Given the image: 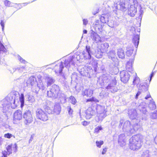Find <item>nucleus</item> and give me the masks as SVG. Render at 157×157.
I'll return each instance as SVG.
<instances>
[{"label":"nucleus","instance_id":"obj_4","mask_svg":"<svg viewBox=\"0 0 157 157\" xmlns=\"http://www.w3.org/2000/svg\"><path fill=\"white\" fill-rule=\"evenodd\" d=\"M36 114L37 118L39 120L43 121H46L48 119L47 114L40 108L37 109Z\"/></svg>","mask_w":157,"mask_h":157},{"label":"nucleus","instance_id":"obj_27","mask_svg":"<svg viewBox=\"0 0 157 157\" xmlns=\"http://www.w3.org/2000/svg\"><path fill=\"white\" fill-rule=\"evenodd\" d=\"M123 138V136L122 135H121L119 136L118 140V142L121 146L122 145L121 143L122 142H123V144L125 143V142Z\"/></svg>","mask_w":157,"mask_h":157},{"label":"nucleus","instance_id":"obj_25","mask_svg":"<svg viewBox=\"0 0 157 157\" xmlns=\"http://www.w3.org/2000/svg\"><path fill=\"white\" fill-rule=\"evenodd\" d=\"M119 5L120 6V10L122 11H125L126 8L125 7V4L124 2H120Z\"/></svg>","mask_w":157,"mask_h":157},{"label":"nucleus","instance_id":"obj_24","mask_svg":"<svg viewBox=\"0 0 157 157\" xmlns=\"http://www.w3.org/2000/svg\"><path fill=\"white\" fill-rule=\"evenodd\" d=\"M20 100L21 102V107L22 108L24 106V97L23 94H21V96L20 97Z\"/></svg>","mask_w":157,"mask_h":157},{"label":"nucleus","instance_id":"obj_18","mask_svg":"<svg viewBox=\"0 0 157 157\" xmlns=\"http://www.w3.org/2000/svg\"><path fill=\"white\" fill-rule=\"evenodd\" d=\"M91 37L93 40L94 41L97 40V39L99 38V36L96 33L93 31L91 33Z\"/></svg>","mask_w":157,"mask_h":157},{"label":"nucleus","instance_id":"obj_13","mask_svg":"<svg viewBox=\"0 0 157 157\" xmlns=\"http://www.w3.org/2000/svg\"><path fill=\"white\" fill-rule=\"evenodd\" d=\"M117 54L119 58L121 59L124 58L125 55L124 50L122 48H120L118 50Z\"/></svg>","mask_w":157,"mask_h":157},{"label":"nucleus","instance_id":"obj_52","mask_svg":"<svg viewBox=\"0 0 157 157\" xmlns=\"http://www.w3.org/2000/svg\"><path fill=\"white\" fill-rule=\"evenodd\" d=\"M86 48H87V46H86ZM86 51H87V52L89 53V51H90V50H89V49H86Z\"/></svg>","mask_w":157,"mask_h":157},{"label":"nucleus","instance_id":"obj_11","mask_svg":"<svg viewBox=\"0 0 157 157\" xmlns=\"http://www.w3.org/2000/svg\"><path fill=\"white\" fill-rule=\"evenodd\" d=\"M109 47V45L108 43H105L102 44L101 45L99 49L101 52L103 53L107 51Z\"/></svg>","mask_w":157,"mask_h":157},{"label":"nucleus","instance_id":"obj_6","mask_svg":"<svg viewBox=\"0 0 157 157\" xmlns=\"http://www.w3.org/2000/svg\"><path fill=\"white\" fill-rule=\"evenodd\" d=\"M130 75L126 70H123L120 73V77L121 81L124 83H127L130 78Z\"/></svg>","mask_w":157,"mask_h":157},{"label":"nucleus","instance_id":"obj_28","mask_svg":"<svg viewBox=\"0 0 157 157\" xmlns=\"http://www.w3.org/2000/svg\"><path fill=\"white\" fill-rule=\"evenodd\" d=\"M72 60H65L64 62V64L65 65V67H67L69 66L70 67V64L71 63H71L72 64L73 63V62H72Z\"/></svg>","mask_w":157,"mask_h":157},{"label":"nucleus","instance_id":"obj_48","mask_svg":"<svg viewBox=\"0 0 157 157\" xmlns=\"http://www.w3.org/2000/svg\"><path fill=\"white\" fill-rule=\"evenodd\" d=\"M1 26L2 27V29H3L4 27V23L3 22H1L0 23Z\"/></svg>","mask_w":157,"mask_h":157},{"label":"nucleus","instance_id":"obj_38","mask_svg":"<svg viewBox=\"0 0 157 157\" xmlns=\"http://www.w3.org/2000/svg\"><path fill=\"white\" fill-rule=\"evenodd\" d=\"M5 48L4 46L2 44H0V52L3 51Z\"/></svg>","mask_w":157,"mask_h":157},{"label":"nucleus","instance_id":"obj_19","mask_svg":"<svg viewBox=\"0 0 157 157\" xmlns=\"http://www.w3.org/2000/svg\"><path fill=\"white\" fill-rule=\"evenodd\" d=\"M29 81L31 86L33 85L37 82L36 78L33 76H31L29 77Z\"/></svg>","mask_w":157,"mask_h":157},{"label":"nucleus","instance_id":"obj_23","mask_svg":"<svg viewBox=\"0 0 157 157\" xmlns=\"http://www.w3.org/2000/svg\"><path fill=\"white\" fill-rule=\"evenodd\" d=\"M47 80V86H50L52 84L54 83V80L52 78L48 77L46 78Z\"/></svg>","mask_w":157,"mask_h":157},{"label":"nucleus","instance_id":"obj_33","mask_svg":"<svg viewBox=\"0 0 157 157\" xmlns=\"http://www.w3.org/2000/svg\"><path fill=\"white\" fill-rule=\"evenodd\" d=\"M68 111L69 114L72 115L73 112V110L72 109L71 106H69L68 107Z\"/></svg>","mask_w":157,"mask_h":157},{"label":"nucleus","instance_id":"obj_8","mask_svg":"<svg viewBox=\"0 0 157 157\" xmlns=\"http://www.w3.org/2000/svg\"><path fill=\"white\" fill-rule=\"evenodd\" d=\"M13 121H15L21 120L23 118L22 111L20 109L15 111L13 113Z\"/></svg>","mask_w":157,"mask_h":157},{"label":"nucleus","instance_id":"obj_49","mask_svg":"<svg viewBox=\"0 0 157 157\" xmlns=\"http://www.w3.org/2000/svg\"><path fill=\"white\" fill-rule=\"evenodd\" d=\"M140 93L139 92H138L136 94V98H137L138 96L140 95Z\"/></svg>","mask_w":157,"mask_h":157},{"label":"nucleus","instance_id":"obj_15","mask_svg":"<svg viewBox=\"0 0 157 157\" xmlns=\"http://www.w3.org/2000/svg\"><path fill=\"white\" fill-rule=\"evenodd\" d=\"M55 72L56 73H61L63 68V64H60L59 67L58 66H56L55 67Z\"/></svg>","mask_w":157,"mask_h":157},{"label":"nucleus","instance_id":"obj_14","mask_svg":"<svg viewBox=\"0 0 157 157\" xmlns=\"http://www.w3.org/2000/svg\"><path fill=\"white\" fill-rule=\"evenodd\" d=\"M139 34L134 36L133 39V42L135 46H137L139 43Z\"/></svg>","mask_w":157,"mask_h":157},{"label":"nucleus","instance_id":"obj_39","mask_svg":"<svg viewBox=\"0 0 157 157\" xmlns=\"http://www.w3.org/2000/svg\"><path fill=\"white\" fill-rule=\"evenodd\" d=\"M90 124V122H87L86 121H84L82 122V124L84 126H86Z\"/></svg>","mask_w":157,"mask_h":157},{"label":"nucleus","instance_id":"obj_41","mask_svg":"<svg viewBox=\"0 0 157 157\" xmlns=\"http://www.w3.org/2000/svg\"><path fill=\"white\" fill-rule=\"evenodd\" d=\"M107 147H105V148H104L103 149L102 151L101 152V154L102 155L105 154L107 151Z\"/></svg>","mask_w":157,"mask_h":157},{"label":"nucleus","instance_id":"obj_17","mask_svg":"<svg viewBox=\"0 0 157 157\" xmlns=\"http://www.w3.org/2000/svg\"><path fill=\"white\" fill-rule=\"evenodd\" d=\"M133 49L132 47H128L127 48L126 52V56L129 57L131 56L133 54Z\"/></svg>","mask_w":157,"mask_h":157},{"label":"nucleus","instance_id":"obj_31","mask_svg":"<svg viewBox=\"0 0 157 157\" xmlns=\"http://www.w3.org/2000/svg\"><path fill=\"white\" fill-rule=\"evenodd\" d=\"M96 143L97 147L99 148H100L101 145L103 144L104 142L102 140H100V141H97L96 142Z\"/></svg>","mask_w":157,"mask_h":157},{"label":"nucleus","instance_id":"obj_30","mask_svg":"<svg viewBox=\"0 0 157 157\" xmlns=\"http://www.w3.org/2000/svg\"><path fill=\"white\" fill-rule=\"evenodd\" d=\"M4 136L5 138L8 139H10L12 137L15 138V136H13L12 134L9 133L5 134L4 135Z\"/></svg>","mask_w":157,"mask_h":157},{"label":"nucleus","instance_id":"obj_40","mask_svg":"<svg viewBox=\"0 0 157 157\" xmlns=\"http://www.w3.org/2000/svg\"><path fill=\"white\" fill-rule=\"evenodd\" d=\"M34 134H33L31 135L30 139L29 140V143H30L33 139Z\"/></svg>","mask_w":157,"mask_h":157},{"label":"nucleus","instance_id":"obj_3","mask_svg":"<svg viewBox=\"0 0 157 157\" xmlns=\"http://www.w3.org/2000/svg\"><path fill=\"white\" fill-rule=\"evenodd\" d=\"M7 151H2V157H7V155L11 154L12 152H16L17 150V146L16 143L14 144H11L8 145L6 148Z\"/></svg>","mask_w":157,"mask_h":157},{"label":"nucleus","instance_id":"obj_32","mask_svg":"<svg viewBox=\"0 0 157 157\" xmlns=\"http://www.w3.org/2000/svg\"><path fill=\"white\" fill-rule=\"evenodd\" d=\"M151 118L153 119L157 118V111H155L154 113H152Z\"/></svg>","mask_w":157,"mask_h":157},{"label":"nucleus","instance_id":"obj_1","mask_svg":"<svg viewBox=\"0 0 157 157\" xmlns=\"http://www.w3.org/2000/svg\"><path fill=\"white\" fill-rule=\"evenodd\" d=\"M142 139L141 135L137 134L132 136L130 140L129 148L133 151L140 149L142 146Z\"/></svg>","mask_w":157,"mask_h":157},{"label":"nucleus","instance_id":"obj_36","mask_svg":"<svg viewBox=\"0 0 157 157\" xmlns=\"http://www.w3.org/2000/svg\"><path fill=\"white\" fill-rule=\"evenodd\" d=\"M10 2L8 1H6L5 2V6L7 7H10Z\"/></svg>","mask_w":157,"mask_h":157},{"label":"nucleus","instance_id":"obj_12","mask_svg":"<svg viewBox=\"0 0 157 157\" xmlns=\"http://www.w3.org/2000/svg\"><path fill=\"white\" fill-rule=\"evenodd\" d=\"M117 83V80L116 78H114L112 80L110 83L105 88L108 90L112 89V88L114 87L116 85Z\"/></svg>","mask_w":157,"mask_h":157},{"label":"nucleus","instance_id":"obj_26","mask_svg":"<svg viewBox=\"0 0 157 157\" xmlns=\"http://www.w3.org/2000/svg\"><path fill=\"white\" fill-rule=\"evenodd\" d=\"M103 129L102 127L101 126H98L95 128L94 130V133H98L99 132V131Z\"/></svg>","mask_w":157,"mask_h":157},{"label":"nucleus","instance_id":"obj_2","mask_svg":"<svg viewBox=\"0 0 157 157\" xmlns=\"http://www.w3.org/2000/svg\"><path fill=\"white\" fill-rule=\"evenodd\" d=\"M60 90L58 86L55 84L52 86L51 88L47 92V95L49 98H56L58 97Z\"/></svg>","mask_w":157,"mask_h":157},{"label":"nucleus","instance_id":"obj_21","mask_svg":"<svg viewBox=\"0 0 157 157\" xmlns=\"http://www.w3.org/2000/svg\"><path fill=\"white\" fill-rule=\"evenodd\" d=\"M126 69L128 72H131L133 71L132 64L130 62H128L126 65Z\"/></svg>","mask_w":157,"mask_h":157},{"label":"nucleus","instance_id":"obj_29","mask_svg":"<svg viewBox=\"0 0 157 157\" xmlns=\"http://www.w3.org/2000/svg\"><path fill=\"white\" fill-rule=\"evenodd\" d=\"M70 100L71 101V103L73 105H75L77 101L75 98L72 96H71L69 98Z\"/></svg>","mask_w":157,"mask_h":157},{"label":"nucleus","instance_id":"obj_34","mask_svg":"<svg viewBox=\"0 0 157 157\" xmlns=\"http://www.w3.org/2000/svg\"><path fill=\"white\" fill-rule=\"evenodd\" d=\"M105 19V17L104 16H101L100 18V20H99V21H101V22L103 23V24H104V23H106Z\"/></svg>","mask_w":157,"mask_h":157},{"label":"nucleus","instance_id":"obj_53","mask_svg":"<svg viewBox=\"0 0 157 157\" xmlns=\"http://www.w3.org/2000/svg\"><path fill=\"white\" fill-rule=\"evenodd\" d=\"M27 4H28V3H23V5L24 6H25L27 5Z\"/></svg>","mask_w":157,"mask_h":157},{"label":"nucleus","instance_id":"obj_42","mask_svg":"<svg viewBox=\"0 0 157 157\" xmlns=\"http://www.w3.org/2000/svg\"><path fill=\"white\" fill-rule=\"evenodd\" d=\"M141 157H149L148 154L147 153H143Z\"/></svg>","mask_w":157,"mask_h":157},{"label":"nucleus","instance_id":"obj_5","mask_svg":"<svg viewBox=\"0 0 157 157\" xmlns=\"http://www.w3.org/2000/svg\"><path fill=\"white\" fill-rule=\"evenodd\" d=\"M23 117L24 119V122L26 124H29L33 121V118L30 111L28 110L24 113Z\"/></svg>","mask_w":157,"mask_h":157},{"label":"nucleus","instance_id":"obj_44","mask_svg":"<svg viewBox=\"0 0 157 157\" xmlns=\"http://www.w3.org/2000/svg\"><path fill=\"white\" fill-rule=\"evenodd\" d=\"M140 87H141V90H142L143 89L144 90L145 89H146V88H147L146 86H143V85H141V86H140Z\"/></svg>","mask_w":157,"mask_h":157},{"label":"nucleus","instance_id":"obj_54","mask_svg":"<svg viewBox=\"0 0 157 157\" xmlns=\"http://www.w3.org/2000/svg\"><path fill=\"white\" fill-rule=\"evenodd\" d=\"M15 99H14V101L13 102V104H15Z\"/></svg>","mask_w":157,"mask_h":157},{"label":"nucleus","instance_id":"obj_10","mask_svg":"<svg viewBox=\"0 0 157 157\" xmlns=\"http://www.w3.org/2000/svg\"><path fill=\"white\" fill-rule=\"evenodd\" d=\"M93 94V91L89 89H85L82 93L83 96H86L87 97H91Z\"/></svg>","mask_w":157,"mask_h":157},{"label":"nucleus","instance_id":"obj_43","mask_svg":"<svg viewBox=\"0 0 157 157\" xmlns=\"http://www.w3.org/2000/svg\"><path fill=\"white\" fill-rule=\"evenodd\" d=\"M83 24L85 25H86L88 23V21L87 19H83Z\"/></svg>","mask_w":157,"mask_h":157},{"label":"nucleus","instance_id":"obj_9","mask_svg":"<svg viewBox=\"0 0 157 157\" xmlns=\"http://www.w3.org/2000/svg\"><path fill=\"white\" fill-rule=\"evenodd\" d=\"M93 25L95 29L100 30L102 29L104 26V24H103V23L101 22V21L97 20L93 23Z\"/></svg>","mask_w":157,"mask_h":157},{"label":"nucleus","instance_id":"obj_50","mask_svg":"<svg viewBox=\"0 0 157 157\" xmlns=\"http://www.w3.org/2000/svg\"><path fill=\"white\" fill-rule=\"evenodd\" d=\"M15 6H18L19 7V9L20 8L21 5L20 4H16L15 5Z\"/></svg>","mask_w":157,"mask_h":157},{"label":"nucleus","instance_id":"obj_55","mask_svg":"<svg viewBox=\"0 0 157 157\" xmlns=\"http://www.w3.org/2000/svg\"><path fill=\"white\" fill-rule=\"evenodd\" d=\"M40 81H41V80H40Z\"/></svg>","mask_w":157,"mask_h":157},{"label":"nucleus","instance_id":"obj_51","mask_svg":"<svg viewBox=\"0 0 157 157\" xmlns=\"http://www.w3.org/2000/svg\"><path fill=\"white\" fill-rule=\"evenodd\" d=\"M87 33V31L86 30H83V33L84 34H86Z\"/></svg>","mask_w":157,"mask_h":157},{"label":"nucleus","instance_id":"obj_47","mask_svg":"<svg viewBox=\"0 0 157 157\" xmlns=\"http://www.w3.org/2000/svg\"><path fill=\"white\" fill-rule=\"evenodd\" d=\"M153 74H154L153 72H152L151 73V75H150V81L151 80L152 78L153 75Z\"/></svg>","mask_w":157,"mask_h":157},{"label":"nucleus","instance_id":"obj_46","mask_svg":"<svg viewBox=\"0 0 157 157\" xmlns=\"http://www.w3.org/2000/svg\"><path fill=\"white\" fill-rule=\"evenodd\" d=\"M154 140L155 144H157V133L156 136Z\"/></svg>","mask_w":157,"mask_h":157},{"label":"nucleus","instance_id":"obj_35","mask_svg":"<svg viewBox=\"0 0 157 157\" xmlns=\"http://www.w3.org/2000/svg\"><path fill=\"white\" fill-rule=\"evenodd\" d=\"M150 108L151 110H153L155 109L156 106L155 104L151 103L149 105Z\"/></svg>","mask_w":157,"mask_h":157},{"label":"nucleus","instance_id":"obj_16","mask_svg":"<svg viewBox=\"0 0 157 157\" xmlns=\"http://www.w3.org/2000/svg\"><path fill=\"white\" fill-rule=\"evenodd\" d=\"M61 111V106L58 105H55L54 108V111L56 114H59Z\"/></svg>","mask_w":157,"mask_h":157},{"label":"nucleus","instance_id":"obj_22","mask_svg":"<svg viewBox=\"0 0 157 157\" xmlns=\"http://www.w3.org/2000/svg\"><path fill=\"white\" fill-rule=\"evenodd\" d=\"M86 102H94V103H96L98 102L99 101L98 99H97L95 97L93 96L90 98L87 99L86 100Z\"/></svg>","mask_w":157,"mask_h":157},{"label":"nucleus","instance_id":"obj_7","mask_svg":"<svg viewBox=\"0 0 157 157\" xmlns=\"http://www.w3.org/2000/svg\"><path fill=\"white\" fill-rule=\"evenodd\" d=\"M136 2H137V1H136ZM137 4L138 3L137 2L136 3H134L130 6L128 13L129 15L131 17H134L136 13Z\"/></svg>","mask_w":157,"mask_h":157},{"label":"nucleus","instance_id":"obj_37","mask_svg":"<svg viewBox=\"0 0 157 157\" xmlns=\"http://www.w3.org/2000/svg\"><path fill=\"white\" fill-rule=\"evenodd\" d=\"M19 61L21 63L25 64L27 63V62L24 59L21 57H20L19 58Z\"/></svg>","mask_w":157,"mask_h":157},{"label":"nucleus","instance_id":"obj_20","mask_svg":"<svg viewBox=\"0 0 157 157\" xmlns=\"http://www.w3.org/2000/svg\"><path fill=\"white\" fill-rule=\"evenodd\" d=\"M140 78L136 75L133 81V84L134 85H136L137 86L140 84Z\"/></svg>","mask_w":157,"mask_h":157},{"label":"nucleus","instance_id":"obj_45","mask_svg":"<svg viewBox=\"0 0 157 157\" xmlns=\"http://www.w3.org/2000/svg\"><path fill=\"white\" fill-rule=\"evenodd\" d=\"M151 97V96L149 94H147L145 98L146 99H147L148 98H150Z\"/></svg>","mask_w":157,"mask_h":157}]
</instances>
